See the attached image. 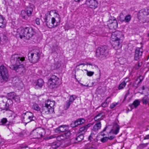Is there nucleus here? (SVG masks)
<instances>
[{
    "label": "nucleus",
    "mask_w": 149,
    "mask_h": 149,
    "mask_svg": "<svg viewBox=\"0 0 149 149\" xmlns=\"http://www.w3.org/2000/svg\"><path fill=\"white\" fill-rule=\"evenodd\" d=\"M122 33L118 31H116L112 33L111 39L112 41L111 44L113 48L118 50L122 47V40L121 38L123 37Z\"/></svg>",
    "instance_id": "f257e3e1"
},
{
    "label": "nucleus",
    "mask_w": 149,
    "mask_h": 149,
    "mask_svg": "<svg viewBox=\"0 0 149 149\" xmlns=\"http://www.w3.org/2000/svg\"><path fill=\"white\" fill-rule=\"evenodd\" d=\"M36 34L35 29L31 27H26L21 31L19 33L20 38L29 40Z\"/></svg>",
    "instance_id": "f03ea898"
},
{
    "label": "nucleus",
    "mask_w": 149,
    "mask_h": 149,
    "mask_svg": "<svg viewBox=\"0 0 149 149\" xmlns=\"http://www.w3.org/2000/svg\"><path fill=\"white\" fill-rule=\"evenodd\" d=\"M45 104L41 111L42 113L47 114L54 111V106L55 104L54 101L48 100L45 101Z\"/></svg>",
    "instance_id": "7ed1b4c3"
},
{
    "label": "nucleus",
    "mask_w": 149,
    "mask_h": 149,
    "mask_svg": "<svg viewBox=\"0 0 149 149\" xmlns=\"http://www.w3.org/2000/svg\"><path fill=\"white\" fill-rule=\"evenodd\" d=\"M40 55V52L39 49H34L28 54L29 59L31 63H36L38 61Z\"/></svg>",
    "instance_id": "20e7f679"
},
{
    "label": "nucleus",
    "mask_w": 149,
    "mask_h": 149,
    "mask_svg": "<svg viewBox=\"0 0 149 149\" xmlns=\"http://www.w3.org/2000/svg\"><path fill=\"white\" fill-rule=\"evenodd\" d=\"M108 52L106 46L99 47L96 50V56L97 57L100 58L106 57L108 54Z\"/></svg>",
    "instance_id": "39448f33"
},
{
    "label": "nucleus",
    "mask_w": 149,
    "mask_h": 149,
    "mask_svg": "<svg viewBox=\"0 0 149 149\" xmlns=\"http://www.w3.org/2000/svg\"><path fill=\"white\" fill-rule=\"evenodd\" d=\"M59 79L55 75L52 76L48 81V84L50 88L57 87L59 84Z\"/></svg>",
    "instance_id": "423d86ee"
},
{
    "label": "nucleus",
    "mask_w": 149,
    "mask_h": 149,
    "mask_svg": "<svg viewBox=\"0 0 149 149\" xmlns=\"http://www.w3.org/2000/svg\"><path fill=\"white\" fill-rule=\"evenodd\" d=\"M25 57L22 56L21 55L15 54L12 55L11 58V62L15 63L16 64H20L25 61Z\"/></svg>",
    "instance_id": "0eeeda50"
},
{
    "label": "nucleus",
    "mask_w": 149,
    "mask_h": 149,
    "mask_svg": "<svg viewBox=\"0 0 149 149\" xmlns=\"http://www.w3.org/2000/svg\"><path fill=\"white\" fill-rule=\"evenodd\" d=\"M9 77L7 69L3 65H1L0 66V79L1 78L4 80L7 81Z\"/></svg>",
    "instance_id": "6e6552de"
},
{
    "label": "nucleus",
    "mask_w": 149,
    "mask_h": 149,
    "mask_svg": "<svg viewBox=\"0 0 149 149\" xmlns=\"http://www.w3.org/2000/svg\"><path fill=\"white\" fill-rule=\"evenodd\" d=\"M45 130L43 128L38 127L33 130L32 134L35 138L40 139L45 134Z\"/></svg>",
    "instance_id": "1a4fd4ad"
},
{
    "label": "nucleus",
    "mask_w": 149,
    "mask_h": 149,
    "mask_svg": "<svg viewBox=\"0 0 149 149\" xmlns=\"http://www.w3.org/2000/svg\"><path fill=\"white\" fill-rule=\"evenodd\" d=\"M10 68L11 69L16 70L20 74L23 72L25 70V68L23 64H20L19 65H12L10 66Z\"/></svg>",
    "instance_id": "9d476101"
},
{
    "label": "nucleus",
    "mask_w": 149,
    "mask_h": 149,
    "mask_svg": "<svg viewBox=\"0 0 149 149\" xmlns=\"http://www.w3.org/2000/svg\"><path fill=\"white\" fill-rule=\"evenodd\" d=\"M112 18L107 21L108 26L111 29H116L118 26L117 21L114 17Z\"/></svg>",
    "instance_id": "9b49d317"
},
{
    "label": "nucleus",
    "mask_w": 149,
    "mask_h": 149,
    "mask_svg": "<svg viewBox=\"0 0 149 149\" xmlns=\"http://www.w3.org/2000/svg\"><path fill=\"white\" fill-rule=\"evenodd\" d=\"M25 115L27 117L25 119V118H24V123H25L26 124L32 121H34L36 119V118L34 116L33 114L30 112H27L25 113Z\"/></svg>",
    "instance_id": "f8f14e48"
},
{
    "label": "nucleus",
    "mask_w": 149,
    "mask_h": 149,
    "mask_svg": "<svg viewBox=\"0 0 149 149\" xmlns=\"http://www.w3.org/2000/svg\"><path fill=\"white\" fill-rule=\"evenodd\" d=\"M149 14V10L148 8L146 9H142L139 12L138 15L140 19H146L147 17L146 16Z\"/></svg>",
    "instance_id": "ddd939ff"
},
{
    "label": "nucleus",
    "mask_w": 149,
    "mask_h": 149,
    "mask_svg": "<svg viewBox=\"0 0 149 149\" xmlns=\"http://www.w3.org/2000/svg\"><path fill=\"white\" fill-rule=\"evenodd\" d=\"M86 3L89 8L95 9L98 6V3L95 0H87Z\"/></svg>",
    "instance_id": "4468645a"
},
{
    "label": "nucleus",
    "mask_w": 149,
    "mask_h": 149,
    "mask_svg": "<svg viewBox=\"0 0 149 149\" xmlns=\"http://www.w3.org/2000/svg\"><path fill=\"white\" fill-rule=\"evenodd\" d=\"M143 52V50L141 48H136L134 54V59L136 61L139 59L141 57Z\"/></svg>",
    "instance_id": "2eb2a0df"
},
{
    "label": "nucleus",
    "mask_w": 149,
    "mask_h": 149,
    "mask_svg": "<svg viewBox=\"0 0 149 149\" xmlns=\"http://www.w3.org/2000/svg\"><path fill=\"white\" fill-rule=\"evenodd\" d=\"M105 117V113L103 112H100V113L95 116L94 120L96 121L99 122L102 120Z\"/></svg>",
    "instance_id": "dca6fc26"
},
{
    "label": "nucleus",
    "mask_w": 149,
    "mask_h": 149,
    "mask_svg": "<svg viewBox=\"0 0 149 149\" xmlns=\"http://www.w3.org/2000/svg\"><path fill=\"white\" fill-rule=\"evenodd\" d=\"M4 107L3 108V109L6 111L9 110V108L11 107L13 104V101L10 99H8L5 103H3Z\"/></svg>",
    "instance_id": "f3484780"
},
{
    "label": "nucleus",
    "mask_w": 149,
    "mask_h": 149,
    "mask_svg": "<svg viewBox=\"0 0 149 149\" xmlns=\"http://www.w3.org/2000/svg\"><path fill=\"white\" fill-rule=\"evenodd\" d=\"M68 130V127L65 125H62L57 128L55 130L56 133L65 132Z\"/></svg>",
    "instance_id": "a211bd4d"
},
{
    "label": "nucleus",
    "mask_w": 149,
    "mask_h": 149,
    "mask_svg": "<svg viewBox=\"0 0 149 149\" xmlns=\"http://www.w3.org/2000/svg\"><path fill=\"white\" fill-rule=\"evenodd\" d=\"M101 127V124L100 121L97 122L93 126L92 130L93 131L97 132L100 129Z\"/></svg>",
    "instance_id": "6ab92c4d"
},
{
    "label": "nucleus",
    "mask_w": 149,
    "mask_h": 149,
    "mask_svg": "<svg viewBox=\"0 0 149 149\" xmlns=\"http://www.w3.org/2000/svg\"><path fill=\"white\" fill-rule=\"evenodd\" d=\"M119 129V125L117 124H116L113 126V128L111 132L116 135L118 133Z\"/></svg>",
    "instance_id": "aec40b11"
},
{
    "label": "nucleus",
    "mask_w": 149,
    "mask_h": 149,
    "mask_svg": "<svg viewBox=\"0 0 149 149\" xmlns=\"http://www.w3.org/2000/svg\"><path fill=\"white\" fill-rule=\"evenodd\" d=\"M91 125V124L89 123L86 125L83 126L80 128L79 129V132L82 133H85L87 131L88 129L89 128Z\"/></svg>",
    "instance_id": "412c9836"
},
{
    "label": "nucleus",
    "mask_w": 149,
    "mask_h": 149,
    "mask_svg": "<svg viewBox=\"0 0 149 149\" xmlns=\"http://www.w3.org/2000/svg\"><path fill=\"white\" fill-rule=\"evenodd\" d=\"M62 63L61 61H58L52 65L51 67V69L52 70L59 68L61 66Z\"/></svg>",
    "instance_id": "4be33fe9"
},
{
    "label": "nucleus",
    "mask_w": 149,
    "mask_h": 149,
    "mask_svg": "<svg viewBox=\"0 0 149 149\" xmlns=\"http://www.w3.org/2000/svg\"><path fill=\"white\" fill-rule=\"evenodd\" d=\"M44 84V82L43 80L40 79H38L36 84L35 87L37 89H38L39 88H41Z\"/></svg>",
    "instance_id": "5701e85b"
},
{
    "label": "nucleus",
    "mask_w": 149,
    "mask_h": 149,
    "mask_svg": "<svg viewBox=\"0 0 149 149\" xmlns=\"http://www.w3.org/2000/svg\"><path fill=\"white\" fill-rule=\"evenodd\" d=\"M49 146H51V147L53 149H56L59 147L60 146V143L57 141L49 143Z\"/></svg>",
    "instance_id": "b1692460"
},
{
    "label": "nucleus",
    "mask_w": 149,
    "mask_h": 149,
    "mask_svg": "<svg viewBox=\"0 0 149 149\" xmlns=\"http://www.w3.org/2000/svg\"><path fill=\"white\" fill-rule=\"evenodd\" d=\"M56 22V19L54 17H52L51 19V23H49L48 22H47L46 26L49 28H51L52 27H54L56 26L54 24V23Z\"/></svg>",
    "instance_id": "393cba45"
},
{
    "label": "nucleus",
    "mask_w": 149,
    "mask_h": 149,
    "mask_svg": "<svg viewBox=\"0 0 149 149\" xmlns=\"http://www.w3.org/2000/svg\"><path fill=\"white\" fill-rule=\"evenodd\" d=\"M25 10L27 12L28 17H29L31 16L33 11L32 8L30 6L27 7L25 9Z\"/></svg>",
    "instance_id": "a878e982"
},
{
    "label": "nucleus",
    "mask_w": 149,
    "mask_h": 149,
    "mask_svg": "<svg viewBox=\"0 0 149 149\" xmlns=\"http://www.w3.org/2000/svg\"><path fill=\"white\" fill-rule=\"evenodd\" d=\"M149 100V98L147 96H144L142 99V102L143 104H146L148 103Z\"/></svg>",
    "instance_id": "bb28decb"
},
{
    "label": "nucleus",
    "mask_w": 149,
    "mask_h": 149,
    "mask_svg": "<svg viewBox=\"0 0 149 149\" xmlns=\"http://www.w3.org/2000/svg\"><path fill=\"white\" fill-rule=\"evenodd\" d=\"M21 15L24 19H27V17L28 16L26 10L22 11L21 13Z\"/></svg>",
    "instance_id": "cd10ccee"
},
{
    "label": "nucleus",
    "mask_w": 149,
    "mask_h": 149,
    "mask_svg": "<svg viewBox=\"0 0 149 149\" xmlns=\"http://www.w3.org/2000/svg\"><path fill=\"white\" fill-rule=\"evenodd\" d=\"M54 10H51V11H48L46 14H45V16L44 17V19L45 20V23L46 25H47V22H48L47 21V16L48 15H50L51 12H53Z\"/></svg>",
    "instance_id": "c85d7f7f"
},
{
    "label": "nucleus",
    "mask_w": 149,
    "mask_h": 149,
    "mask_svg": "<svg viewBox=\"0 0 149 149\" xmlns=\"http://www.w3.org/2000/svg\"><path fill=\"white\" fill-rule=\"evenodd\" d=\"M84 138V135L82 134H80L77 136L75 138V139L78 141L79 142L81 141Z\"/></svg>",
    "instance_id": "c756f323"
},
{
    "label": "nucleus",
    "mask_w": 149,
    "mask_h": 149,
    "mask_svg": "<svg viewBox=\"0 0 149 149\" xmlns=\"http://www.w3.org/2000/svg\"><path fill=\"white\" fill-rule=\"evenodd\" d=\"M126 84V83L125 81H124L122 82L119 85L118 87V89L119 90H121L124 88L125 87Z\"/></svg>",
    "instance_id": "7c9ffc66"
},
{
    "label": "nucleus",
    "mask_w": 149,
    "mask_h": 149,
    "mask_svg": "<svg viewBox=\"0 0 149 149\" xmlns=\"http://www.w3.org/2000/svg\"><path fill=\"white\" fill-rule=\"evenodd\" d=\"M77 98V96L74 95H70L69 99V101L70 102L73 103V101Z\"/></svg>",
    "instance_id": "2f4dec72"
},
{
    "label": "nucleus",
    "mask_w": 149,
    "mask_h": 149,
    "mask_svg": "<svg viewBox=\"0 0 149 149\" xmlns=\"http://www.w3.org/2000/svg\"><path fill=\"white\" fill-rule=\"evenodd\" d=\"M65 139H66L65 138V136H64L63 134L58 136L57 137V139L58 141H60L62 140H65Z\"/></svg>",
    "instance_id": "473e14b6"
},
{
    "label": "nucleus",
    "mask_w": 149,
    "mask_h": 149,
    "mask_svg": "<svg viewBox=\"0 0 149 149\" xmlns=\"http://www.w3.org/2000/svg\"><path fill=\"white\" fill-rule=\"evenodd\" d=\"M16 94L14 92H11L8 94V96L9 97L8 99H10L12 100V99L13 100Z\"/></svg>",
    "instance_id": "72a5a7b5"
},
{
    "label": "nucleus",
    "mask_w": 149,
    "mask_h": 149,
    "mask_svg": "<svg viewBox=\"0 0 149 149\" xmlns=\"http://www.w3.org/2000/svg\"><path fill=\"white\" fill-rule=\"evenodd\" d=\"M6 26V22L5 20L3 19L0 21V27L3 28Z\"/></svg>",
    "instance_id": "f704fd0d"
},
{
    "label": "nucleus",
    "mask_w": 149,
    "mask_h": 149,
    "mask_svg": "<svg viewBox=\"0 0 149 149\" xmlns=\"http://www.w3.org/2000/svg\"><path fill=\"white\" fill-rule=\"evenodd\" d=\"M140 102L137 100L134 101L131 105L132 107L134 106L135 108H136L140 104Z\"/></svg>",
    "instance_id": "c9c22d12"
},
{
    "label": "nucleus",
    "mask_w": 149,
    "mask_h": 149,
    "mask_svg": "<svg viewBox=\"0 0 149 149\" xmlns=\"http://www.w3.org/2000/svg\"><path fill=\"white\" fill-rule=\"evenodd\" d=\"M64 136L66 139H68L71 135V133L70 131H68L63 134Z\"/></svg>",
    "instance_id": "e433bc0d"
},
{
    "label": "nucleus",
    "mask_w": 149,
    "mask_h": 149,
    "mask_svg": "<svg viewBox=\"0 0 149 149\" xmlns=\"http://www.w3.org/2000/svg\"><path fill=\"white\" fill-rule=\"evenodd\" d=\"M33 109L37 111H39L40 110V108L39 105L37 104H34L33 106Z\"/></svg>",
    "instance_id": "4c0bfd02"
},
{
    "label": "nucleus",
    "mask_w": 149,
    "mask_h": 149,
    "mask_svg": "<svg viewBox=\"0 0 149 149\" xmlns=\"http://www.w3.org/2000/svg\"><path fill=\"white\" fill-rule=\"evenodd\" d=\"M125 16L123 14L121 13H120V15L119 20L121 22H123L125 21Z\"/></svg>",
    "instance_id": "58836bf2"
},
{
    "label": "nucleus",
    "mask_w": 149,
    "mask_h": 149,
    "mask_svg": "<svg viewBox=\"0 0 149 149\" xmlns=\"http://www.w3.org/2000/svg\"><path fill=\"white\" fill-rule=\"evenodd\" d=\"M125 21L126 22H129L131 19V17L130 15H127L126 16H125Z\"/></svg>",
    "instance_id": "ea45409f"
},
{
    "label": "nucleus",
    "mask_w": 149,
    "mask_h": 149,
    "mask_svg": "<svg viewBox=\"0 0 149 149\" xmlns=\"http://www.w3.org/2000/svg\"><path fill=\"white\" fill-rule=\"evenodd\" d=\"M72 103L70 102V101H69V100L68 101H67L66 102V103L64 106L65 108V109H68L70 104Z\"/></svg>",
    "instance_id": "a19ab883"
},
{
    "label": "nucleus",
    "mask_w": 149,
    "mask_h": 149,
    "mask_svg": "<svg viewBox=\"0 0 149 149\" xmlns=\"http://www.w3.org/2000/svg\"><path fill=\"white\" fill-rule=\"evenodd\" d=\"M108 140V137H104L100 139V141L102 143H105L107 142Z\"/></svg>",
    "instance_id": "79ce46f5"
},
{
    "label": "nucleus",
    "mask_w": 149,
    "mask_h": 149,
    "mask_svg": "<svg viewBox=\"0 0 149 149\" xmlns=\"http://www.w3.org/2000/svg\"><path fill=\"white\" fill-rule=\"evenodd\" d=\"M85 71H87V74L88 76H91L93 75L94 74V72L92 71H88L87 70H85Z\"/></svg>",
    "instance_id": "37998d69"
},
{
    "label": "nucleus",
    "mask_w": 149,
    "mask_h": 149,
    "mask_svg": "<svg viewBox=\"0 0 149 149\" xmlns=\"http://www.w3.org/2000/svg\"><path fill=\"white\" fill-rule=\"evenodd\" d=\"M109 98V97H108L107 98V99L106 100V101H105L104 103H102L101 105H102V107H106L107 106L108 104L109 103L107 102H106V101Z\"/></svg>",
    "instance_id": "c03bdc74"
},
{
    "label": "nucleus",
    "mask_w": 149,
    "mask_h": 149,
    "mask_svg": "<svg viewBox=\"0 0 149 149\" xmlns=\"http://www.w3.org/2000/svg\"><path fill=\"white\" fill-rule=\"evenodd\" d=\"M13 100L16 102H19L20 101V98L18 96L16 95Z\"/></svg>",
    "instance_id": "a18cd8bd"
},
{
    "label": "nucleus",
    "mask_w": 149,
    "mask_h": 149,
    "mask_svg": "<svg viewBox=\"0 0 149 149\" xmlns=\"http://www.w3.org/2000/svg\"><path fill=\"white\" fill-rule=\"evenodd\" d=\"M80 124L81 125L84 123L85 122V119L83 118H79L78 119Z\"/></svg>",
    "instance_id": "49530a36"
},
{
    "label": "nucleus",
    "mask_w": 149,
    "mask_h": 149,
    "mask_svg": "<svg viewBox=\"0 0 149 149\" xmlns=\"http://www.w3.org/2000/svg\"><path fill=\"white\" fill-rule=\"evenodd\" d=\"M107 127H105L103 130L100 133V135H101L102 136H104L105 135V134L104 133V132L106 131Z\"/></svg>",
    "instance_id": "de8ad7c7"
},
{
    "label": "nucleus",
    "mask_w": 149,
    "mask_h": 149,
    "mask_svg": "<svg viewBox=\"0 0 149 149\" xmlns=\"http://www.w3.org/2000/svg\"><path fill=\"white\" fill-rule=\"evenodd\" d=\"M141 63H138V64H136L134 66V68L136 69H138L141 66Z\"/></svg>",
    "instance_id": "09e8293b"
},
{
    "label": "nucleus",
    "mask_w": 149,
    "mask_h": 149,
    "mask_svg": "<svg viewBox=\"0 0 149 149\" xmlns=\"http://www.w3.org/2000/svg\"><path fill=\"white\" fill-rule=\"evenodd\" d=\"M95 134L94 133L92 132L88 137V139L89 140H91L93 138V137H95Z\"/></svg>",
    "instance_id": "8fccbe9b"
},
{
    "label": "nucleus",
    "mask_w": 149,
    "mask_h": 149,
    "mask_svg": "<svg viewBox=\"0 0 149 149\" xmlns=\"http://www.w3.org/2000/svg\"><path fill=\"white\" fill-rule=\"evenodd\" d=\"M0 39L1 40H4L6 41L8 40V38L5 35H3L1 37H0Z\"/></svg>",
    "instance_id": "3c124183"
},
{
    "label": "nucleus",
    "mask_w": 149,
    "mask_h": 149,
    "mask_svg": "<svg viewBox=\"0 0 149 149\" xmlns=\"http://www.w3.org/2000/svg\"><path fill=\"white\" fill-rule=\"evenodd\" d=\"M7 120L6 118H3L1 120V122L2 124L6 123L7 122Z\"/></svg>",
    "instance_id": "603ef678"
},
{
    "label": "nucleus",
    "mask_w": 149,
    "mask_h": 149,
    "mask_svg": "<svg viewBox=\"0 0 149 149\" xmlns=\"http://www.w3.org/2000/svg\"><path fill=\"white\" fill-rule=\"evenodd\" d=\"M117 103H116L115 104V103H112L111 104L110 106V108L111 109H113V108L117 105Z\"/></svg>",
    "instance_id": "864d4df0"
},
{
    "label": "nucleus",
    "mask_w": 149,
    "mask_h": 149,
    "mask_svg": "<svg viewBox=\"0 0 149 149\" xmlns=\"http://www.w3.org/2000/svg\"><path fill=\"white\" fill-rule=\"evenodd\" d=\"M36 23L38 25H40V19L39 18H37L36 19Z\"/></svg>",
    "instance_id": "5fc2aeb1"
},
{
    "label": "nucleus",
    "mask_w": 149,
    "mask_h": 149,
    "mask_svg": "<svg viewBox=\"0 0 149 149\" xmlns=\"http://www.w3.org/2000/svg\"><path fill=\"white\" fill-rule=\"evenodd\" d=\"M138 80H139V83L141 82L143 79V77L142 76H140L137 79Z\"/></svg>",
    "instance_id": "6e6d98bb"
},
{
    "label": "nucleus",
    "mask_w": 149,
    "mask_h": 149,
    "mask_svg": "<svg viewBox=\"0 0 149 149\" xmlns=\"http://www.w3.org/2000/svg\"><path fill=\"white\" fill-rule=\"evenodd\" d=\"M100 80V75H99L98 77L95 79L94 83H97Z\"/></svg>",
    "instance_id": "4d7b16f0"
},
{
    "label": "nucleus",
    "mask_w": 149,
    "mask_h": 149,
    "mask_svg": "<svg viewBox=\"0 0 149 149\" xmlns=\"http://www.w3.org/2000/svg\"><path fill=\"white\" fill-rule=\"evenodd\" d=\"M74 122L75 123V125H76L77 126L78 125H81L80 124L78 119L77 120H76Z\"/></svg>",
    "instance_id": "13d9d810"
},
{
    "label": "nucleus",
    "mask_w": 149,
    "mask_h": 149,
    "mask_svg": "<svg viewBox=\"0 0 149 149\" xmlns=\"http://www.w3.org/2000/svg\"><path fill=\"white\" fill-rule=\"evenodd\" d=\"M71 127H77L76 125H75V123L74 122L73 123H71L70 124Z\"/></svg>",
    "instance_id": "bf43d9fd"
},
{
    "label": "nucleus",
    "mask_w": 149,
    "mask_h": 149,
    "mask_svg": "<svg viewBox=\"0 0 149 149\" xmlns=\"http://www.w3.org/2000/svg\"><path fill=\"white\" fill-rule=\"evenodd\" d=\"M58 47L57 46H55L54 47H53L52 49L53 50L54 52H56V49H57Z\"/></svg>",
    "instance_id": "052dcab7"
},
{
    "label": "nucleus",
    "mask_w": 149,
    "mask_h": 149,
    "mask_svg": "<svg viewBox=\"0 0 149 149\" xmlns=\"http://www.w3.org/2000/svg\"><path fill=\"white\" fill-rule=\"evenodd\" d=\"M115 137V136H110L109 137H108V140H112Z\"/></svg>",
    "instance_id": "680f3d73"
},
{
    "label": "nucleus",
    "mask_w": 149,
    "mask_h": 149,
    "mask_svg": "<svg viewBox=\"0 0 149 149\" xmlns=\"http://www.w3.org/2000/svg\"><path fill=\"white\" fill-rule=\"evenodd\" d=\"M91 68H98V66L94 64H93Z\"/></svg>",
    "instance_id": "e2e57ef3"
},
{
    "label": "nucleus",
    "mask_w": 149,
    "mask_h": 149,
    "mask_svg": "<svg viewBox=\"0 0 149 149\" xmlns=\"http://www.w3.org/2000/svg\"><path fill=\"white\" fill-rule=\"evenodd\" d=\"M84 65V66L85 65V64L84 63H80V64H79V63H77V65L76 66V67H77L79 66L80 65Z\"/></svg>",
    "instance_id": "0e129e2a"
},
{
    "label": "nucleus",
    "mask_w": 149,
    "mask_h": 149,
    "mask_svg": "<svg viewBox=\"0 0 149 149\" xmlns=\"http://www.w3.org/2000/svg\"><path fill=\"white\" fill-rule=\"evenodd\" d=\"M4 143V141L3 140L0 138V145Z\"/></svg>",
    "instance_id": "69168bd1"
},
{
    "label": "nucleus",
    "mask_w": 149,
    "mask_h": 149,
    "mask_svg": "<svg viewBox=\"0 0 149 149\" xmlns=\"http://www.w3.org/2000/svg\"><path fill=\"white\" fill-rule=\"evenodd\" d=\"M143 23H144L145 22H149V19H146L145 20H143V21H142Z\"/></svg>",
    "instance_id": "338daca9"
},
{
    "label": "nucleus",
    "mask_w": 149,
    "mask_h": 149,
    "mask_svg": "<svg viewBox=\"0 0 149 149\" xmlns=\"http://www.w3.org/2000/svg\"><path fill=\"white\" fill-rule=\"evenodd\" d=\"M145 138L146 139H149V134L146 135L145 137Z\"/></svg>",
    "instance_id": "774afa93"
}]
</instances>
